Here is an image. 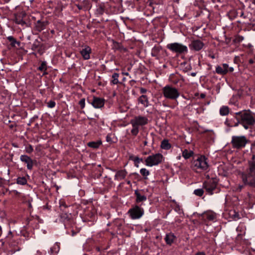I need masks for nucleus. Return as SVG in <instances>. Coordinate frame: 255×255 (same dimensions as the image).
<instances>
[{
  "label": "nucleus",
  "mask_w": 255,
  "mask_h": 255,
  "mask_svg": "<svg viewBox=\"0 0 255 255\" xmlns=\"http://www.w3.org/2000/svg\"><path fill=\"white\" fill-rule=\"evenodd\" d=\"M242 178L245 185L250 186L255 185V163L250 161L249 168L242 173Z\"/></svg>",
  "instance_id": "f257e3e1"
},
{
  "label": "nucleus",
  "mask_w": 255,
  "mask_h": 255,
  "mask_svg": "<svg viewBox=\"0 0 255 255\" xmlns=\"http://www.w3.org/2000/svg\"><path fill=\"white\" fill-rule=\"evenodd\" d=\"M239 116L241 121V125L246 129H249L250 126L255 124V118L250 111H243L235 113Z\"/></svg>",
  "instance_id": "f03ea898"
},
{
  "label": "nucleus",
  "mask_w": 255,
  "mask_h": 255,
  "mask_svg": "<svg viewBox=\"0 0 255 255\" xmlns=\"http://www.w3.org/2000/svg\"><path fill=\"white\" fill-rule=\"evenodd\" d=\"M192 168L196 171H206L209 168L207 158L205 156H200L192 162Z\"/></svg>",
  "instance_id": "7ed1b4c3"
},
{
  "label": "nucleus",
  "mask_w": 255,
  "mask_h": 255,
  "mask_svg": "<svg viewBox=\"0 0 255 255\" xmlns=\"http://www.w3.org/2000/svg\"><path fill=\"white\" fill-rule=\"evenodd\" d=\"M162 92L165 98L170 100H176L180 95V93L176 88L169 85H166L163 87Z\"/></svg>",
  "instance_id": "20e7f679"
},
{
  "label": "nucleus",
  "mask_w": 255,
  "mask_h": 255,
  "mask_svg": "<svg viewBox=\"0 0 255 255\" xmlns=\"http://www.w3.org/2000/svg\"><path fill=\"white\" fill-rule=\"evenodd\" d=\"M163 159V156L161 154L159 153L153 154L145 159V165L150 167L156 166L161 163Z\"/></svg>",
  "instance_id": "39448f33"
},
{
  "label": "nucleus",
  "mask_w": 255,
  "mask_h": 255,
  "mask_svg": "<svg viewBox=\"0 0 255 255\" xmlns=\"http://www.w3.org/2000/svg\"><path fill=\"white\" fill-rule=\"evenodd\" d=\"M248 140L245 136L234 135L232 137L231 143L233 148L240 149L245 147Z\"/></svg>",
  "instance_id": "423d86ee"
},
{
  "label": "nucleus",
  "mask_w": 255,
  "mask_h": 255,
  "mask_svg": "<svg viewBox=\"0 0 255 255\" xmlns=\"http://www.w3.org/2000/svg\"><path fill=\"white\" fill-rule=\"evenodd\" d=\"M167 48L174 52L179 54H185L188 52V48L186 45L177 42L168 44Z\"/></svg>",
  "instance_id": "0eeeda50"
},
{
  "label": "nucleus",
  "mask_w": 255,
  "mask_h": 255,
  "mask_svg": "<svg viewBox=\"0 0 255 255\" xmlns=\"http://www.w3.org/2000/svg\"><path fill=\"white\" fill-rule=\"evenodd\" d=\"M128 213L132 219H138L141 218L143 215L144 210L143 208L138 206H135L128 210Z\"/></svg>",
  "instance_id": "6e6552de"
},
{
  "label": "nucleus",
  "mask_w": 255,
  "mask_h": 255,
  "mask_svg": "<svg viewBox=\"0 0 255 255\" xmlns=\"http://www.w3.org/2000/svg\"><path fill=\"white\" fill-rule=\"evenodd\" d=\"M216 182L213 180H209L205 182L203 185L204 188L210 195L213 194V191L216 189Z\"/></svg>",
  "instance_id": "1a4fd4ad"
},
{
  "label": "nucleus",
  "mask_w": 255,
  "mask_h": 255,
  "mask_svg": "<svg viewBox=\"0 0 255 255\" xmlns=\"http://www.w3.org/2000/svg\"><path fill=\"white\" fill-rule=\"evenodd\" d=\"M148 119L145 117L137 116L130 121L131 124H134L139 126H144L147 124Z\"/></svg>",
  "instance_id": "9d476101"
},
{
  "label": "nucleus",
  "mask_w": 255,
  "mask_h": 255,
  "mask_svg": "<svg viewBox=\"0 0 255 255\" xmlns=\"http://www.w3.org/2000/svg\"><path fill=\"white\" fill-rule=\"evenodd\" d=\"M204 43L200 40H193L192 41L189 46L190 49L195 51H199L204 47Z\"/></svg>",
  "instance_id": "9b49d317"
},
{
  "label": "nucleus",
  "mask_w": 255,
  "mask_h": 255,
  "mask_svg": "<svg viewBox=\"0 0 255 255\" xmlns=\"http://www.w3.org/2000/svg\"><path fill=\"white\" fill-rule=\"evenodd\" d=\"M90 103L95 108H101L104 106L105 100L102 98L93 97Z\"/></svg>",
  "instance_id": "f8f14e48"
},
{
  "label": "nucleus",
  "mask_w": 255,
  "mask_h": 255,
  "mask_svg": "<svg viewBox=\"0 0 255 255\" xmlns=\"http://www.w3.org/2000/svg\"><path fill=\"white\" fill-rule=\"evenodd\" d=\"M91 51V48L89 46H85L80 52L84 59L88 60L90 58Z\"/></svg>",
  "instance_id": "ddd939ff"
},
{
  "label": "nucleus",
  "mask_w": 255,
  "mask_h": 255,
  "mask_svg": "<svg viewBox=\"0 0 255 255\" xmlns=\"http://www.w3.org/2000/svg\"><path fill=\"white\" fill-rule=\"evenodd\" d=\"M128 174L126 169H121L117 171L115 175L114 179L117 181H121L124 179Z\"/></svg>",
  "instance_id": "4468645a"
},
{
  "label": "nucleus",
  "mask_w": 255,
  "mask_h": 255,
  "mask_svg": "<svg viewBox=\"0 0 255 255\" xmlns=\"http://www.w3.org/2000/svg\"><path fill=\"white\" fill-rule=\"evenodd\" d=\"M216 72L221 75L226 74L228 72V65L225 63L221 66H217L216 67Z\"/></svg>",
  "instance_id": "2eb2a0df"
},
{
  "label": "nucleus",
  "mask_w": 255,
  "mask_h": 255,
  "mask_svg": "<svg viewBox=\"0 0 255 255\" xmlns=\"http://www.w3.org/2000/svg\"><path fill=\"white\" fill-rule=\"evenodd\" d=\"M20 160L26 163L27 168L28 169H31L33 167V162L32 159L27 155H22L20 157Z\"/></svg>",
  "instance_id": "dca6fc26"
},
{
  "label": "nucleus",
  "mask_w": 255,
  "mask_h": 255,
  "mask_svg": "<svg viewBox=\"0 0 255 255\" xmlns=\"http://www.w3.org/2000/svg\"><path fill=\"white\" fill-rule=\"evenodd\" d=\"M176 237L172 233H169L166 235L164 240L168 245H172L175 241Z\"/></svg>",
  "instance_id": "f3484780"
},
{
  "label": "nucleus",
  "mask_w": 255,
  "mask_h": 255,
  "mask_svg": "<svg viewBox=\"0 0 255 255\" xmlns=\"http://www.w3.org/2000/svg\"><path fill=\"white\" fill-rule=\"evenodd\" d=\"M204 218L209 221H214L216 219L217 215L215 213L211 211H208L204 212L202 214Z\"/></svg>",
  "instance_id": "a211bd4d"
},
{
  "label": "nucleus",
  "mask_w": 255,
  "mask_h": 255,
  "mask_svg": "<svg viewBox=\"0 0 255 255\" xmlns=\"http://www.w3.org/2000/svg\"><path fill=\"white\" fill-rule=\"evenodd\" d=\"M138 104H140L144 108L149 106V101L146 95H142L138 99Z\"/></svg>",
  "instance_id": "6ab92c4d"
},
{
  "label": "nucleus",
  "mask_w": 255,
  "mask_h": 255,
  "mask_svg": "<svg viewBox=\"0 0 255 255\" xmlns=\"http://www.w3.org/2000/svg\"><path fill=\"white\" fill-rule=\"evenodd\" d=\"M134 194L136 196V202L139 203L146 200V197L144 195H141L138 190H135Z\"/></svg>",
  "instance_id": "aec40b11"
},
{
  "label": "nucleus",
  "mask_w": 255,
  "mask_h": 255,
  "mask_svg": "<svg viewBox=\"0 0 255 255\" xmlns=\"http://www.w3.org/2000/svg\"><path fill=\"white\" fill-rule=\"evenodd\" d=\"M60 245L59 243H56L50 249V254L51 255H56L59 251Z\"/></svg>",
  "instance_id": "412c9836"
},
{
  "label": "nucleus",
  "mask_w": 255,
  "mask_h": 255,
  "mask_svg": "<svg viewBox=\"0 0 255 255\" xmlns=\"http://www.w3.org/2000/svg\"><path fill=\"white\" fill-rule=\"evenodd\" d=\"M230 109L227 106H223L220 109V114L222 116H225L229 114Z\"/></svg>",
  "instance_id": "4be33fe9"
},
{
  "label": "nucleus",
  "mask_w": 255,
  "mask_h": 255,
  "mask_svg": "<svg viewBox=\"0 0 255 255\" xmlns=\"http://www.w3.org/2000/svg\"><path fill=\"white\" fill-rule=\"evenodd\" d=\"M194 154V152L192 150H188L186 149L182 151V156L185 159H188Z\"/></svg>",
  "instance_id": "5701e85b"
},
{
  "label": "nucleus",
  "mask_w": 255,
  "mask_h": 255,
  "mask_svg": "<svg viewBox=\"0 0 255 255\" xmlns=\"http://www.w3.org/2000/svg\"><path fill=\"white\" fill-rule=\"evenodd\" d=\"M160 146L161 148L166 150L169 149L171 147L168 140L166 139H164L162 141Z\"/></svg>",
  "instance_id": "b1692460"
},
{
  "label": "nucleus",
  "mask_w": 255,
  "mask_h": 255,
  "mask_svg": "<svg viewBox=\"0 0 255 255\" xmlns=\"http://www.w3.org/2000/svg\"><path fill=\"white\" fill-rule=\"evenodd\" d=\"M102 144L101 141H91L88 143L87 145L88 146L93 148H97L100 145Z\"/></svg>",
  "instance_id": "393cba45"
},
{
  "label": "nucleus",
  "mask_w": 255,
  "mask_h": 255,
  "mask_svg": "<svg viewBox=\"0 0 255 255\" xmlns=\"http://www.w3.org/2000/svg\"><path fill=\"white\" fill-rule=\"evenodd\" d=\"M161 48L160 46H154L151 50V55L157 57Z\"/></svg>",
  "instance_id": "a878e982"
},
{
  "label": "nucleus",
  "mask_w": 255,
  "mask_h": 255,
  "mask_svg": "<svg viewBox=\"0 0 255 255\" xmlns=\"http://www.w3.org/2000/svg\"><path fill=\"white\" fill-rule=\"evenodd\" d=\"M236 119H235V117L233 119H229L228 118H227L224 122L225 125L229 127V128H232V125H233V123L235 121Z\"/></svg>",
  "instance_id": "bb28decb"
},
{
  "label": "nucleus",
  "mask_w": 255,
  "mask_h": 255,
  "mask_svg": "<svg viewBox=\"0 0 255 255\" xmlns=\"http://www.w3.org/2000/svg\"><path fill=\"white\" fill-rule=\"evenodd\" d=\"M119 74L118 73H114L113 75H112V78L113 79L112 81H111V83L113 85H116V84H117L118 83H119Z\"/></svg>",
  "instance_id": "cd10ccee"
},
{
  "label": "nucleus",
  "mask_w": 255,
  "mask_h": 255,
  "mask_svg": "<svg viewBox=\"0 0 255 255\" xmlns=\"http://www.w3.org/2000/svg\"><path fill=\"white\" fill-rule=\"evenodd\" d=\"M16 183L20 185H25L27 183V180L24 177H19L16 179Z\"/></svg>",
  "instance_id": "c85d7f7f"
},
{
  "label": "nucleus",
  "mask_w": 255,
  "mask_h": 255,
  "mask_svg": "<svg viewBox=\"0 0 255 255\" xmlns=\"http://www.w3.org/2000/svg\"><path fill=\"white\" fill-rule=\"evenodd\" d=\"M132 128L131 130V133L133 135H136L139 131V128L137 126L134 124H131Z\"/></svg>",
  "instance_id": "c756f323"
},
{
  "label": "nucleus",
  "mask_w": 255,
  "mask_h": 255,
  "mask_svg": "<svg viewBox=\"0 0 255 255\" xmlns=\"http://www.w3.org/2000/svg\"><path fill=\"white\" fill-rule=\"evenodd\" d=\"M235 119H236L235 121L233 123L232 125V127H237L240 124L241 125V121L239 118V116L237 115H235Z\"/></svg>",
  "instance_id": "7c9ffc66"
},
{
  "label": "nucleus",
  "mask_w": 255,
  "mask_h": 255,
  "mask_svg": "<svg viewBox=\"0 0 255 255\" xmlns=\"http://www.w3.org/2000/svg\"><path fill=\"white\" fill-rule=\"evenodd\" d=\"M140 173L144 177L145 179L147 178V176L149 175V172L148 170H147L146 168H141L140 170Z\"/></svg>",
  "instance_id": "2f4dec72"
},
{
  "label": "nucleus",
  "mask_w": 255,
  "mask_h": 255,
  "mask_svg": "<svg viewBox=\"0 0 255 255\" xmlns=\"http://www.w3.org/2000/svg\"><path fill=\"white\" fill-rule=\"evenodd\" d=\"M194 193L198 196H202L204 193V191L202 189H197L194 191Z\"/></svg>",
  "instance_id": "473e14b6"
},
{
  "label": "nucleus",
  "mask_w": 255,
  "mask_h": 255,
  "mask_svg": "<svg viewBox=\"0 0 255 255\" xmlns=\"http://www.w3.org/2000/svg\"><path fill=\"white\" fill-rule=\"evenodd\" d=\"M38 69L41 71L46 70L47 69L46 62L45 61L42 62L41 65L38 68Z\"/></svg>",
  "instance_id": "72a5a7b5"
},
{
  "label": "nucleus",
  "mask_w": 255,
  "mask_h": 255,
  "mask_svg": "<svg viewBox=\"0 0 255 255\" xmlns=\"http://www.w3.org/2000/svg\"><path fill=\"white\" fill-rule=\"evenodd\" d=\"M56 103L53 101H50L47 103V106L48 108H52L55 106Z\"/></svg>",
  "instance_id": "f704fd0d"
},
{
  "label": "nucleus",
  "mask_w": 255,
  "mask_h": 255,
  "mask_svg": "<svg viewBox=\"0 0 255 255\" xmlns=\"http://www.w3.org/2000/svg\"><path fill=\"white\" fill-rule=\"evenodd\" d=\"M79 104L80 105L81 108L83 109L85 106V99H82L79 102Z\"/></svg>",
  "instance_id": "c9c22d12"
},
{
  "label": "nucleus",
  "mask_w": 255,
  "mask_h": 255,
  "mask_svg": "<svg viewBox=\"0 0 255 255\" xmlns=\"http://www.w3.org/2000/svg\"><path fill=\"white\" fill-rule=\"evenodd\" d=\"M33 149L31 145H29L28 147H26V151L27 153H31L33 151Z\"/></svg>",
  "instance_id": "e433bc0d"
},
{
  "label": "nucleus",
  "mask_w": 255,
  "mask_h": 255,
  "mask_svg": "<svg viewBox=\"0 0 255 255\" xmlns=\"http://www.w3.org/2000/svg\"><path fill=\"white\" fill-rule=\"evenodd\" d=\"M106 140H107V142H112V138H111L110 135H107V136H106Z\"/></svg>",
  "instance_id": "4c0bfd02"
},
{
  "label": "nucleus",
  "mask_w": 255,
  "mask_h": 255,
  "mask_svg": "<svg viewBox=\"0 0 255 255\" xmlns=\"http://www.w3.org/2000/svg\"><path fill=\"white\" fill-rule=\"evenodd\" d=\"M7 39L9 41L11 42L12 41H13L14 42H16V40L11 36H8Z\"/></svg>",
  "instance_id": "58836bf2"
},
{
  "label": "nucleus",
  "mask_w": 255,
  "mask_h": 255,
  "mask_svg": "<svg viewBox=\"0 0 255 255\" xmlns=\"http://www.w3.org/2000/svg\"><path fill=\"white\" fill-rule=\"evenodd\" d=\"M244 38L243 36H239L237 38V40L239 42H241L242 41H243L244 40Z\"/></svg>",
  "instance_id": "ea45409f"
},
{
  "label": "nucleus",
  "mask_w": 255,
  "mask_h": 255,
  "mask_svg": "<svg viewBox=\"0 0 255 255\" xmlns=\"http://www.w3.org/2000/svg\"><path fill=\"white\" fill-rule=\"evenodd\" d=\"M142 160L141 159H140L139 158H138V157L136 156L134 157V162H137V163H139L140 161H141Z\"/></svg>",
  "instance_id": "a19ab883"
},
{
  "label": "nucleus",
  "mask_w": 255,
  "mask_h": 255,
  "mask_svg": "<svg viewBox=\"0 0 255 255\" xmlns=\"http://www.w3.org/2000/svg\"><path fill=\"white\" fill-rule=\"evenodd\" d=\"M147 90L146 89L143 88H141L140 89V92L141 94H144L146 92Z\"/></svg>",
  "instance_id": "79ce46f5"
},
{
  "label": "nucleus",
  "mask_w": 255,
  "mask_h": 255,
  "mask_svg": "<svg viewBox=\"0 0 255 255\" xmlns=\"http://www.w3.org/2000/svg\"><path fill=\"white\" fill-rule=\"evenodd\" d=\"M16 22L18 23V24H24L25 23V22L24 21H23V20H19V21H18L17 20H16Z\"/></svg>",
  "instance_id": "37998d69"
},
{
  "label": "nucleus",
  "mask_w": 255,
  "mask_h": 255,
  "mask_svg": "<svg viewBox=\"0 0 255 255\" xmlns=\"http://www.w3.org/2000/svg\"><path fill=\"white\" fill-rule=\"evenodd\" d=\"M234 71V68L233 67H228V72H233Z\"/></svg>",
  "instance_id": "c03bdc74"
},
{
  "label": "nucleus",
  "mask_w": 255,
  "mask_h": 255,
  "mask_svg": "<svg viewBox=\"0 0 255 255\" xmlns=\"http://www.w3.org/2000/svg\"><path fill=\"white\" fill-rule=\"evenodd\" d=\"M16 43H17V42H14L13 41H12L11 44V45L12 46H15V44Z\"/></svg>",
  "instance_id": "a18cd8bd"
},
{
  "label": "nucleus",
  "mask_w": 255,
  "mask_h": 255,
  "mask_svg": "<svg viewBox=\"0 0 255 255\" xmlns=\"http://www.w3.org/2000/svg\"><path fill=\"white\" fill-rule=\"evenodd\" d=\"M249 63L250 64H253L254 63V61L253 59H250L249 60Z\"/></svg>",
  "instance_id": "49530a36"
},
{
  "label": "nucleus",
  "mask_w": 255,
  "mask_h": 255,
  "mask_svg": "<svg viewBox=\"0 0 255 255\" xmlns=\"http://www.w3.org/2000/svg\"><path fill=\"white\" fill-rule=\"evenodd\" d=\"M197 255H205L204 253H199L197 254Z\"/></svg>",
  "instance_id": "de8ad7c7"
},
{
  "label": "nucleus",
  "mask_w": 255,
  "mask_h": 255,
  "mask_svg": "<svg viewBox=\"0 0 255 255\" xmlns=\"http://www.w3.org/2000/svg\"><path fill=\"white\" fill-rule=\"evenodd\" d=\"M37 255H42V254L40 251H38L37 252Z\"/></svg>",
  "instance_id": "09e8293b"
},
{
  "label": "nucleus",
  "mask_w": 255,
  "mask_h": 255,
  "mask_svg": "<svg viewBox=\"0 0 255 255\" xmlns=\"http://www.w3.org/2000/svg\"><path fill=\"white\" fill-rule=\"evenodd\" d=\"M191 75L192 76H196V73H192L191 74Z\"/></svg>",
  "instance_id": "8fccbe9b"
},
{
  "label": "nucleus",
  "mask_w": 255,
  "mask_h": 255,
  "mask_svg": "<svg viewBox=\"0 0 255 255\" xmlns=\"http://www.w3.org/2000/svg\"><path fill=\"white\" fill-rule=\"evenodd\" d=\"M201 98H204L205 97V95H204V94H202L201 95Z\"/></svg>",
  "instance_id": "3c124183"
},
{
  "label": "nucleus",
  "mask_w": 255,
  "mask_h": 255,
  "mask_svg": "<svg viewBox=\"0 0 255 255\" xmlns=\"http://www.w3.org/2000/svg\"><path fill=\"white\" fill-rule=\"evenodd\" d=\"M239 188H240L239 190H241L242 189V188H243V186L242 185L240 186Z\"/></svg>",
  "instance_id": "603ef678"
},
{
  "label": "nucleus",
  "mask_w": 255,
  "mask_h": 255,
  "mask_svg": "<svg viewBox=\"0 0 255 255\" xmlns=\"http://www.w3.org/2000/svg\"><path fill=\"white\" fill-rule=\"evenodd\" d=\"M211 57L212 59H214V58H215V56H214V55H212V56H211Z\"/></svg>",
  "instance_id": "864d4df0"
},
{
  "label": "nucleus",
  "mask_w": 255,
  "mask_h": 255,
  "mask_svg": "<svg viewBox=\"0 0 255 255\" xmlns=\"http://www.w3.org/2000/svg\"><path fill=\"white\" fill-rule=\"evenodd\" d=\"M177 158L178 159H180L181 156H178Z\"/></svg>",
  "instance_id": "5fc2aeb1"
},
{
  "label": "nucleus",
  "mask_w": 255,
  "mask_h": 255,
  "mask_svg": "<svg viewBox=\"0 0 255 255\" xmlns=\"http://www.w3.org/2000/svg\"><path fill=\"white\" fill-rule=\"evenodd\" d=\"M8 235L11 236V235H12L11 232L9 231Z\"/></svg>",
  "instance_id": "6e6d98bb"
},
{
  "label": "nucleus",
  "mask_w": 255,
  "mask_h": 255,
  "mask_svg": "<svg viewBox=\"0 0 255 255\" xmlns=\"http://www.w3.org/2000/svg\"><path fill=\"white\" fill-rule=\"evenodd\" d=\"M130 181H128V182H127V183H128V184H130Z\"/></svg>",
  "instance_id": "4d7b16f0"
},
{
  "label": "nucleus",
  "mask_w": 255,
  "mask_h": 255,
  "mask_svg": "<svg viewBox=\"0 0 255 255\" xmlns=\"http://www.w3.org/2000/svg\"><path fill=\"white\" fill-rule=\"evenodd\" d=\"M174 84H176L177 83V82H176V81H173V82Z\"/></svg>",
  "instance_id": "13d9d810"
},
{
  "label": "nucleus",
  "mask_w": 255,
  "mask_h": 255,
  "mask_svg": "<svg viewBox=\"0 0 255 255\" xmlns=\"http://www.w3.org/2000/svg\"><path fill=\"white\" fill-rule=\"evenodd\" d=\"M253 187H255V185L253 186Z\"/></svg>",
  "instance_id": "bf43d9fd"
}]
</instances>
